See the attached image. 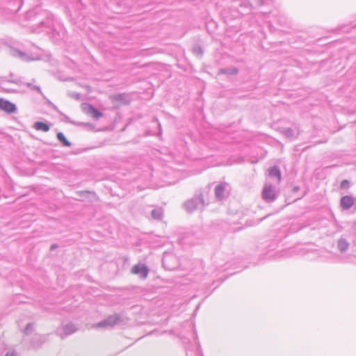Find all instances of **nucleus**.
I'll use <instances>...</instances> for the list:
<instances>
[{
    "instance_id": "nucleus-1",
    "label": "nucleus",
    "mask_w": 356,
    "mask_h": 356,
    "mask_svg": "<svg viewBox=\"0 0 356 356\" xmlns=\"http://www.w3.org/2000/svg\"><path fill=\"white\" fill-rule=\"evenodd\" d=\"M208 193L209 191L207 189L199 190L191 199L186 201L184 206L187 212L192 213L197 209H203L205 206L208 205Z\"/></svg>"
},
{
    "instance_id": "nucleus-2",
    "label": "nucleus",
    "mask_w": 356,
    "mask_h": 356,
    "mask_svg": "<svg viewBox=\"0 0 356 356\" xmlns=\"http://www.w3.org/2000/svg\"><path fill=\"white\" fill-rule=\"evenodd\" d=\"M43 15L44 18H40L41 15H38L35 17V19H36L38 24L37 27L33 30V32L40 33L44 29H48L47 31V33H49V30H51L53 31L54 34L56 33L58 36H60V33L58 32L51 29V26H53V18L51 14L44 11L43 13Z\"/></svg>"
},
{
    "instance_id": "nucleus-3",
    "label": "nucleus",
    "mask_w": 356,
    "mask_h": 356,
    "mask_svg": "<svg viewBox=\"0 0 356 356\" xmlns=\"http://www.w3.org/2000/svg\"><path fill=\"white\" fill-rule=\"evenodd\" d=\"M230 191L231 186L228 183L225 181L220 182L216 186L214 189L215 197L216 200L222 201L227 199L229 195Z\"/></svg>"
},
{
    "instance_id": "nucleus-4",
    "label": "nucleus",
    "mask_w": 356,
    "mask_h": 356,
    "mask_svg": "<svg viewBox=\"0 0 356 356\" xmlns=\"http://www.w3.org/2000/svg\"><path fill=\"white\" fill-rule=\"evenodd\" d=\"M122 321L121 316L119 314H114L108 316L104 321L97 323L98 327H113L119 325Z\"/></svg>"
},
{
    "instance_id": "nucleus-5",
    "label": "nucleus",
    "mask_w": 356,
    "mask_h": 356,
    "mask_svg": "<svg viewBox=\"0 0 356 356\" xmlns=\"http://www.w3.org/2000/svg\"><path fill=\"white\" fill-rule=\"evenodd\" d=\"M264 0H248V3L240 2L239 8H238V12L241 13V14H245L246 10L248 11L250 10V7L260 6L264 5Z\"/></svg>"
},
{
    "instance_id": "nucleus-6",
    "label": "nucleus",
    "mask_w": 356,
    "mask_h": 356,
    "mask_svg": "<svg viewBox=\"0 0 356 356\" xmlns=\"http://www.w3.org/2000/svg\"><path fill=\"white\" fill-rule=\"evenodd\" d=\"M262 197L268 202L274 201L277 197L275 188L272 185H265L262 192Z\"/></svg>"
},
{
    "instance_id": "nucleus-7",
    "label": "nucleus",
    "mask_w": 356,
    "mask_h": 356,
    "mask_svg": "<svg viewBox=\"0 0 356 356\" xmlns=\"http://www.w3.org/2000/svg\"><path fill=\"white\" fill-rule=\"evenodd\" d=\"M62 330H63V332H60V330L58 329L56 330V334L62 339H64L67 336L76 332L78 330V328L74 324H73L72 323H69L63 326Z\"/></svg>"
},
{
    "instance_id": "nucleus-8",
    "label": "nucleus",
    "mask_w": 356,
    "mask_h": 356,
    "mask_svg": "<svg viewBox=\"0 0 356 356\" xmlns=\"http://www.w3.org/2000/svg\"><path fill=\"white\" fill-rule=\"evenodd\" d=\"M149 268L144 264H136L131 268V273L134 275H138L142 279H146L149 273Z\"/></svg>"
},
{
    "instance_id": "nucleus-9",
    "label": "nucleus",
    "mask_w": 356,
    "mask_h": 356,
    "mask_svg": "<svg viewBox=\"0 0 356 356\" xmlns=\"http://www.w3.org/2000/svg\"><path fill=\"white\" fill-rule=\"evenodd\" d=\"M8 53L10 56L15 58H19L24 61L33 60V58H31L26 53L13 47H10L8 48Z\"/></svg>"
},
{
    "instance_id": "nucleus-10",
    "label": "nucleus",
    "mask_w": 356,
    "mask_h": 356,
    "mask_svg": "<svg viewBox=\"0 0 356 356\" xmlns=\"http://www.w3.org/2000/svg\"><path fill=\"white\" fill-rule=\"evenodd\" d=\"M0 109L8 113H14L17 111V107L15 104L10 102V101L1 98Z\"/></svg>"
},
{
    "instance_id": "nucleus-11",
    "label": "nucleus",
    "mask_w": 356,
    "mask_h": 356,
    "mask_svg": "<svg viewBox=\"0 0 356 356\" xmlns=\"http://www.w3.org/2000/svg\"><path fill=\"white\" fill-rule=\"evenodd\" d=\"M83 109L87 114L90 115L95 120H99L103 115L102 113L90 104H87Z\"/></svg>"
},
{
    "instance_id": "nucleus-12",
    "label": "nucleus",
    "mask_w": 356,
    "mask_h": 356,
    "mask_svg": "<svg viewBox=\"0 0 356 356\" xmlns=\"http://www.w3.org/2000/svg\"><path fill=\"white\" fill-rule=\"evenodd\" d=\"M355 199L350 195H345L341 198L340 204L343 209L348 210L354 204Z\"/></svg>"
},
{
    "instance_id": "nucleus-13",
    "label": "nucleus",
    "mask_w": 356,
    "mask_h": 356,
    "mask_svg": "<svg viewBox=\"0 0 356 356\" xmlns=\"http://www.w3.org/2000/svg\"><path fill=\"white\" fill-rule=\"evenodd\" d=\"M176 258L174 255L170 254H165L162 259L163 266L169 270L175 268V266L170 265L171 261L175 260Z\"/></svg>"
},
{
    "instance_id": "nucleus-14",
    "label": "nucleus",
    "mask_w": 356,
    "mask_h": 356,
    "mask_svg": "<svg viewBox=\"0 0 356 356\" xmlns=\"http://www.w3.org/2000/svg\"><path fill=\"white\" fill-rule=\"evenodd\" d=\"M268 175L272 178H276L277 182L281 181V172L278 166L274 165L268 169Z\"/></svg>"
},
{
    "instance_id": "nucleus-15",
    "label": "nucleus",
    "mask_w": 356,
    "mask_h": 356,
    "mask_svg": "<svg viewBox=\"0 0 356 356\" xmlns=\"http://www.w3.org/2000/svg\"><path fill=\"white\" fill-rule=\"evenodd\" d=\"M48 104H49V106H51V107L54 111H56V112H58L60 115H63V116L65 117V120H66V122H70V123H72V124H75V122H72V121H70V118H69L67 115H64L61 111H60L58 110V107H57L55 104H54L52 102H51L49 100H48ZM76 124H78V125H83V124H84V125H87V126H90V124H84V123H83V122L76 123Z\"/></svg>"
},
{
    "instance_id": "nucleus-16",
    "label": "nucleus",
    "mask_w": 356,
    "mask_h": 356,
    "mask_svg": "<svg viewBox=\"0 0 356 356\" xmlns=\"http://www.w3.org/2000/svg\"><path fill=\"white\" fill-rule=\"evenodd\" d=\"M33 127L38 131H42L44 132H47L50 129L49 124L43 122H35Z\"/></svg>"
},
{
    "instance_id": "nucleus-17",
    "label": "nucleus",
    "mask_w": 356,
    "mask_h": 356,
    "mask_svg": "<svg viewBox=\"0 0 356 356\" xmlns=\"http://www.w3.org/2000/svg\"><path fill=\"white\" fill-rule=\"evenodd\" d=\"M238 73V70L236 67H225L220 69L218 74H227L235 75Z\"/></svg>"
},
{
    "instance_id": "nucleus-18",
    "label": "nucleus",
    "mask_w": 356,
    "mask_h": 356,
    "mask_svg": "<svg viewBox=\"0 0 356 356\" xmlns=\"http://www.w3.org/2000/svg\"><path fill=\"white\" fill-rule=\"evenodd\" d=\"M349 247V243L345 238H339L337 242V248L341 252H345Z\"/></svg>"
},
{
    "instance_id": "nucleus-19",
    "label": "nucleus",
    "mask_w": 356,
    "mask_h": 356,
    "mask_svg": "<svg viewBox=\"0 0 356 356\" xmlns=\"http://www.w3.org/2000/svg\"><path fill=\"white\" fill-rule=\"evenodd\" d=\"M58 140L65 147H70L72 143L66 138L63 133L58 132L56 134Z\"/></svg>"
},
{
    "instance_id": "nucleus-20",
    "label": "nucleus",
    "mask_w": 356,
    "mask_h": 356,
    "mask_svg": "<svg viewBox=\"0 0 356 356\" xmlns=\"http://www.w3.org/2000/svg\"><path fill=\"white\" fill-rule=\"evenodd\" d=\"M151 216L154 220H161L163 217V211L161 209H154L152 211Z\"/></svg>"
},
{
    "instance_id": "nucleus-21",
    "label": "nucleus",
    "mask_w": 356,
    "mask_h": 356,
    "mask_svg": "<svg viewBox=\"0 0 356 356\" xmlns=\"http://www.w3.org/2000/svg\"><path fill=\"white\" fill-rule=\"evenodd\" d=\"M281 133L288 138H293L294 137L293 130L291 128H284L282 129Z\"/></svg>"
},
{
    "instance_id": "nucleus-22",
    "label": "nucleus",
    "mask_w": 356,
    "mask_h": 356,
    "mask_svg": "<svg viewBox=\"0 0 356 356\" xmlns=\"http://www.w3.org/2000/svg\"><path fill=\"white\" fill-rule=\"evenodd\" d=\"M25 85L30 90L37 91L38 93H40L42 96H43L44 97V95L42 93L40 86H35V85L32 84L31 83H26Z\"/></svg>"
},
{
    "instance_id": "nucleus-23",
    "label": "nucleus",
    "mask_w": 356,
    "mask_h": 356,
    "mask_svg": "<svg viewBox=\"0 0 356 356\" xmlns=\"http://www.w3.org/2000/svg\"><path fill=\"white\" fill-rule=\"evenodd\" d=\"M34 330V324L32 323H29L26 324L25 328L23 330V332L26 335L31 334Z\"/></svg>"
},
{
    "instance_id": "nucleus-24",
    "label": "nucleus",
    "mask_w": 356,
    "mask_h": 356,
    "mask_svg": "<svg viewBox=\"0 0 356 356\" xmlns=\"http://www.w3.org/2000/svg\"><path fill=\"white\" fill-rule=\"evenodd\" d=\"M193 52L197 56H202L203 54V50L199 45H195L193 47Z\"/></svg>"
},
{
    "instance_id": "nucleus-25",
    "label": "nucleus",
    "mask_w": 356,
    "mask_h": 356,
    "mask_svg": "<svg viewBox=\"0 0 356 356\" xmlns=\"http://www.w3.org/2000/svg\"><path fill=\"white\" fill-rule=\"evenodd\" d=\"M350 186V182L347 180V179H344L343 180L341 184H340V188L341 189H348Z\"/></svg>"
},
{
    "instance_id": "nucleus-26",
    "label": "nucleus",
    "mask_w": 356,
    "mask_h": 356,
    "mask_svg": "<svg viewBox=\"0 0 356 356\" xmlns=\"http://www.w3.org/2000/svg\"><path fill=\"white\" fill-rule=\"evenodd\" d=\"M126 95L124 94H118L115 96V99L118 102L127 103L125 101Z\"/></svg>"
},
{
    "instance_id": "nucleus-27",
    "label": "nucleus",
    "mask_w": 356,
    "mask_h": 356,
    "mask_svg": "<svg viewBox=\"0 0 356 356\" xmlns=\"http://www.w3.org/2000/svg\"><path fill=\"white\" fill-rule=\"evenodd\" d=\"M35 11H34V10L29 11V12H28V13H26V17H27V18H29V17H31L33 15H35Z\"/></svg>"
},
{
    "instance_id": "nucleus-28",
    "label": "nucleus",
    "mask_w": 356,
    "mask_h": 356,
    "mask_svg": "<svg viewBox=\"0 0 356 356\" xmlns=\"http://www.w3.org/2000/svg\"><path fill=\"white\" fill-rule=\"evenodd\" d=\"M5 356H16L15 352H8Z\"/></svg>"
},
{
    "instance_id": "nucleus-29",
    "label": "nucleus",
    "mask_w": 356,
    "mask_h": 356,
    "mask_svg": "<svg viewBox=\"0 0 356 356\" xmlns=\"http://www.w3.org/2000/svg\"><path fill=\"white\" fill-rule=\"evenodd\" d=\"M299 189H300L299 186H294V187H293V191L294 192H297V191H299Z\"/></svg>"
},
{
    "instance_id": "nucleus-30",
    "label": "nucleus",
    "mask_w": 356,
    "mask_h": 356,
    "mask_svg": "<svg viewBox=\"0 0 356 356\" xmlns=\"http://www.w3.org/2000/svg\"><path fill=\"white\" fill-rule=\"evenodd\" d=\"M79 95H80L79 93H76V94L73 95L72 97H74L76 99H79Z\"/></svg>"
},
{
    "instance_id": "nucleus-31",
    "label": "nucleus",
    "mask_w": 356,
    "mask_h": 356,
    "mask_svg": "<svg viewBox=\"0 0 356 356\" xmlns=\"http://www.w3.org/2000/svg\"><path fill=\"white\" fill-rule=\"evenodd\" d=\"M57 247H58V246H57V245H56V244H52V245H51L50 249H51V250H54V249L56 248Z\"/></svg>"
},
{
    "instance_id": "nucleus-32",
    "label": "nucleus",
    "mask_w": 356,
    "mask_h": 356,
    "mask_svg": "<svg viewBox=\"0 0 356 356\" xmlns=\"http://www.w3.org/2000/svg\"><path fill=\"white\" fill-rule=\"evenodd\" d=\"M190 356H202V355L199 353H195L194 355H193V354H191Z\"/></svg>"
},
{
    "instance_id": "nucleus-33",
    "label": "nucleus",
    "mask_w": 356,
    "mask_h": 356,
    "mask_svg": "<svg viewBox=\"0 0 356 356\" xmlns=\"http://www.w3.org/2000/svg\"><path fill=\"white\" fill-rule=\"evenodd\" d=\"M10 82L15 83H18V81L17 80H13V81H10Z\"/></svg>"
},
{
    "instance_id": "nucleus-34",
    "label": "nucleus",
    "mask_w": 356,
    "mask_h": 356,
    "mask_svg": "<svg viewBox=\"0 0 356 356\" xmlns=\"http://www.w3.org/2000/svg\"><path fill=\"white\" fill-rule=\"evenodd\" d=\"M251 162H252V163H257V162H258V160H255V161H253V160H252V161H251Z\"/></svg>"
},
{
    "instance_id": "nucleus-35",
    "label": "nucleus",
    "mask_w": 356,
    "mask_h": 356,
    "mask_svg": "<svg viewBox=\"0 0 356 356\" xmlns=\"http://www.w3.org/2000/svg\"><path fill=\"white\" fill-rule=\"evenodd\" d=\"M264 15V13H262L259 14V15ZM267 15V13H264V15Z\"/></svg>"
},
{
    "instance_id": "nucleus-36",
    "label": "nucleus",
    "mask_w": 356,
    "mask_h": 356,
    "mask_svg": "<svg viewBox=\"0 0 356 356\" xmlns=\"http://www.w3.org/2000/svg\"><path fill=\"white\" fill-rule=\"evenodd\" d=\"M159 129L161 130V124H159Z\"/></svg>"
},
{
    "instance_id": "nucleus-37",
    "label": "nucleus",
    "mask_w": 356,
    "mask_h": 356,
    "mask_svg": "<svg viewBox=\"0 0 356 356\" xmlns=\"http://www.w3.org/2000/svg\"><path fill=\"white\" fill-rule=\"evenodd\" d=\"M186 356H189V354H188V353H186Z\"/></svg>"
}]
</instances>
